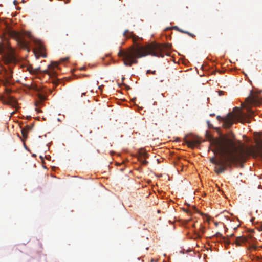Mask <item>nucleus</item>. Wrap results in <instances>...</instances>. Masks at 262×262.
Returning a JSON list of instances; mask_svg holds the SVG:
<instances>
[{"label": "nucleus", "mask_w": 262, "mask_h": 262, "mask_svg": "<svg viewBox=\"0 0 262 262\" xmlns=\"http://www.w3.org/2000/svg\"><path fill=\"white\" fill-rule=\"evenodd\" d=\"M256 146H245L239 140L227 137L213 139L211 141L212 151L217 157H212L210 162L219 166L216 172H224L226 167L246 162L248 156L262 157V140L256 141Z\"/></svg>", "instance_id": "1"}, {"label": "nucleus", "mask_w": 262, "mask_h": 262, "mask_svg": "<svg viewBox=\"0 0 262 262\" xmlns=\"http://www.w3.org/2000/svg\"><path fill=\"white\" fill-rule=\"evenodd\" d=\"M123 36L127 38H132L134 43V45L127 49H120L118 53V56L122 59L125 66L131 67L133 64H137L138 62V58L145 57L148 55L161 57H163L165 55H169L168 50L172 47L170 43L159 44L153 42L146 46H141L137 43L140 38L128 30L124 32Z\"/></svg>", "instance_id": "2"}, {"label": "nucleus", "mask_w": 262, "mask_h": 262, "mask_svg": "<svg viewBox=\"0 0 262 262\" xmlns=\"http://www.w3.org/2000/svg\"><path fill=\"white\" fill-rule=\"evenodd\" d=\"M248 114L244 113L239 110L238 114L235 115L232 113H229L225 118H222L218 116L217 119L218 120H222L223 122V126L225 128H230L236 118H238L242 123H250V118L254 114V112L249 106L246 107Z\"/></svg>", "instance_id": "3"}, {"label": "nucleus", "mask_w": 262, "mask_h": 262, "mask_svg": "<svg viewBox=\"0 0 262 262\" xmlns=\"http://www.w3.org/2000/svg\"><path fill=\"white\" fill-rule=\"evenodd\" d=\"M246 101L248 104L254 106H258L262 104V99H260L258 96L252 93L246 98Z\"/></svg>", "instance_id": "4"}, {"label": "nucleus", "mask_w": 262, "mask_h": 262, "mask_svg": "<svg viewBox=\"0 0 262 262\" xmlns=\"http://www.w3.org/2000/svg\"><path fill=\"white\" fill-rule=\"evenodd\" d=\"M185 143L187 146L191 148H193L196 145V138L191 135L186 136L184 138Z\"/></svg>", "instance_id": "5"}, {"label": "nucleus", "mask_w": 262, "mask_h": 262, "mask_svg": "<svg viewBox=\"0 0 262 262\" xmlns=\"http://www.w3.org/2000/svg\"><path fill=\"white\" fill-rule=\"evenodd\" d=\"M30 89H34L38 92L37 96L39 101L37 103H41L43 102L46 99L47 92L43 90H39L36 86H32Z\"/></svg>", "instance_id": "6"}, {"label": "nucleus", "mask_w": 262, "mask_h": 262, "mask_svg": "<svg viewBox=\"0 0 262 262\" xmlns=\"http://www.w3.org/2000/svg\"><path fill=\"white\" fill-rule=\"evenodd\" d=\"M250 240H252V236L248 235V236H239L236 239L235 243L237 245H240L241 243H250Z\"/></svg>", "instance_id": "7"}, {"label": "nucleus", "mask_w": 262, "mask_h": 262, "mask_svg": "<svg viewBox=\"0 0 262 262\" xmlns=\"http://www.w3.org/2000/svg\"><path fill=\"white\" fill-rule=\"evenodd\" d=\"M18 43L21 47L29 50V42L25 39L19 37Z\"/></svg>", "instance_id": "8"}, {"label": "nucleus", "mask_w": 262, "mask_h": 262, "mask_svg": "<svg viewBox=\"0 0 262 262\" xmlns=\"http://www.w3.org/2000/svg\"><path fill=\"white\" fill-rule=\"evenodd\" d=\"M5 104H9L13 107H16L17 104L16 100L12 97L10 96L7 100L5 101Z\"/></svg>", "instance_id": "9"}, {"label": "nucleus", "mask_w": 262, "mask_h": 262, "mask_svg": "<svg viewBox=\"0 0 262 262\" xmlns=\"http://www.w3.org/2000/svg\"><path fill=\"white\" fill-rule=\"evenodd\" d=\"M7 33L8 35L13 37H18L19 35L17 32L12 30L10 27H9L7 29Z\"/></svg>", "instance_id": "10"}, {"label": "nucleus", "mask_w": 262, "mask_h": 262, "mask_svg": "<svg viewBox=\"0 0 262 262\" xmlns=\"http://www.w3.org/2000/svg\"><path fill=\"white\" fill-rule=\"evenodd\" d=\"M6 58V62L7 63L14 62L15 60V57L12 54H7Z\"/></svg>", "instance_id": "11"}, {"label": "nucleus", "mask_w": 262, "mask_h": 262, "mask_svg": "<svg viewBox=\"0 0 262 262\" xmlns=\"http://www.w3.org/2000/svg\"><path fill=\"white\" fill-rule=\"evenodd\" d=\"M5 78L7 82H9V80L12 78V73L11 71H5Z\"/></svg>", "instance_id": "12"}, {"label": "nucleus", "mask_w": 262, "mask_h": 262, "mask_svg": "<svg viewBox=\"0 0 262 262\" xmlns=\"http://www.w3.org/2000/svg\"><path fill=\"white\" fill-rule=\"evenodd\" d=\"M198 214H199L202 217V220L204 221H209V217H208L207 215L206 214L203 213V212L200 211L199 209H198Z\"/></svg>", "instance_id": "13"}, {"label": "nucleus", "mask_w": 262, "mask_h": 262, "mask_svg": "<svg viewBox=\"0 0 262 262\" xmlns=\"http://www.w3.org/2000/svg\"><path fill=\"white\" fill-rule=\"evenodd\" d=\"M147 157V154L146 153L144 154V155L143 156H141L139 157V160L140 161V162L142 163V164L146 165L148 163V161H146L145 159H143V158H146Z\"/></svg>", "instance_id": "14"}, {"label": "nucleus", "mask_w": 262, "mask_h": 262, "mask_svg": "<svg viewBox=\"0 0 262 262\" xmlns=\"http://www.w3.org/2000/svg\"><path fill=\"white\" fill-rule=\"evenodd\" d=\"M172 28L174 30H176L180 32L184 33H188V31H184L183 30L179 28L178 26H173Z\"/></svg>", "instance_id": "15"}, {"label": "nucleus", "mask_w": 262, "mask_h": 262, "mask_svg": "<svg viewBox=\"0 0 262 262\" xmlns=\"http://www.w3.org/2000/svg\"><path fill=\"white\" fill-rule=\"evenodd\" d=\"M58 64L57 62H52L50 65L48 66L49 69H52L54 68L55 67H57L58 66Z\"/></svg>", "instance_id": "16"}, {"label": "nucleus", "mask_w": 262, "mask_h": 262, "mask_svg": "<svg viewBox=\"0 0 262 262\" xmlns=\"http://www.w3.org/2000/svg\"><path fill=\"white\" fill-rule=\"evenodd\" d=\"M21 134L22 136L24 138H27V130L25 128L21 129Z\"/></svg>", "instance_id": "17"}, {"label": "nucleus", "mask_w": 262, "mask_h": 262, "mask_svg": "<svg viewBox=\"0 0 262 262\" xmlns=\"http://www.w3.org/2000/svg\"><path fill=\"white\" fill-rule=\"evenodd\" d=\"M85 43L83 42V41H81L79 42V48L81 49H84L85 48Z\"/></svg>", "instance_id": "18"}, {"label": "nucleus", "mask_w": 262, "mask_h": 262, "mask_svg": "<svg viewBox=\"0 0 262 262\" xmlns=\"http://www.w3.org/2000/svg\"><path fill=\"white\" fill-rule=\"evenodd\" d=\"M44 73L48 74L50 77L52 75H54V72H51V71L50 72L48 70H45Z\"/></svg>", "instance_id": "19"}, {"label": "nucleus", "mask_w": 262, "mask_h": 262, "mask_svg": "<svg viewBox=\"0 0 262 262\" xmlns=\"http://www.w3.org/2000/svg\"><path fill=\"white\" fill-rule=\"evenodd\" d=\"M215 236L217 237H221V238H223L224 237H223V235L221 233H220V232H217L215 234Z\"/></svg>", "instance_id": "20"}, {"label": "nucleus", "mask_w": 262, "mask_h": 262, "mask_svg": "<svg viewBox=\"0 0 262 262\" xmlns=\"http://www.w3.org/2000/svg\"><path fill=\"white\" fill-rule=\"evenodd\" d=\"M146 73L147 74L151 73L152 74H156V71H151L150 70H148L147 71Z\"/></svg>", "instance_id": "21"}, {"label": "nucleus", "mask_w": 262, "mask_h": 262, "mask_svg": "<svg viewBox=\"0 0 262 262\" xmlns=\"http://www.w3.org/2000/svg\"><path fill=\"white\" fill-rule=\"evenodd\" d=\"M4 52V47L3 45L0 46V53H3Z\"/></svg>", "instance_id": "22"}, {"label": "nucleus", "mask_w": 262, "mask_h": 262, "mask_svg": "<svg viewBox=\"0 0 262 262\" xmlns=\"http://www.w3.org/2000/svg\"><path fill=\"white\" fill-rule=\"evenodd\" d=\"M52 83L54 84L57 85L58 84V80L56 79H53L52 80Z\"/></svg>", "instance_id": "23"}, {"label": "nucleus", "mask_w": 262, "mask_h": 262, "mask_svg": "<svg viewBox=\"0 0 262 262\" xmlns=\"http://www.w3.org/2000/svg\"><path fill=\"white\" fill-rule=\"evenodd\" d=\"M28 70H29V72L30 73H36V71L35 70H33L32 69L31 70L30 68H29Z\"/></svg>", "instance_id": "24"}, {"label": "nucleus", "mask_w": 262, "mask_h": 262, "mask_svg": "<svg viewBox=\"0 0 262 262\" xmlns=\"http://www.w3.org/2000/svg\"><path fill=\"white\" fill-rule=\"evenodd\" d=\"M218 93H219V95L220 96H222V95H223L224 94V92H223V91H219L218 92Z\"/></svg>", "instance_id": "25"}, {"label": "nucleus", "mask_w": 262, "mask_h": 262, "mask_svg": "<svg viewBox=\"0 0 262 262\" xmlns=\"http://www.w3.org/2000/svg\"><path fill=\"white\" fill-rule=\"evenodd\" d=\"M86 92H81L80 96H79V97H82L83 96L85 95Z\"/></svg>", "instance_id": "26"}, {"label": "nucleus", "mask_w": 262, "mask_h": 262, "mask_svg": "<svg viewBox=\"0 0 262 262\" xmlns=\"http://www.w3.org/2000/svg\"><path fill=\"white\" fill-rule=\"evenodd\" d=\"M187 34H188L190 36H191V37H194V34H192V33H190L189 32H188V33H187Z\"/></svg>", "instance_id": "27"}, {"label": "nucleus", "mask_w": 262, "mask_h": 262, "mask_svg": "<svg viewBox=\"0 0 262 262\" xmlns=\"http://www.w3.org/2000/svg\"><path fill=\"white\" fill-rule=\"evenodd\" d=\"M257 229H258V230H259V231H262V225H260V227H257Z\"/></svg>", "instance_id": "28"}, {"label": "nucleus", "mask_w": 262, "mask_h": 262, "mask_svg": "<svg viewBox=\"0 0 262 262\" xmlns=\"http://www.w3.org/2000/svg\"><path fill=\"white\" fill-rule=\"evenodd\" d=\"M39 46H40L39 47L40 49L41 50H43V46L42 45H41V44H39Z\"/></svg>", "instance_id": "29"}, {"label": "nucleus", "mask_w": 262, "mask_h": 262, "mask_svg": "<svg viewBox=\"0 0 262 262\" xmlns=\"http://www.w3.org/2000/svg\"><path fill=\"white\" fill-rule=\"evenodd\" d=\"M32 127L29 126H27V130L31 129Z\"/></svg>", "instance_id": "30"}, {"label": "nucleus", "mask_w": 262, "mask_h": 262, "mask_svg": "<svg viewBox=\"0 0 262 262\" xmlns=\"http://www.w3.org/2000/svg\"><path fill=\"white\" fill-rule=\"evenodd\" d=\"M204 227H202V228H201L200 229V231L202 233H204Z\"/></svg>", "instance_id": "31"}, {"label": "nucleus", "mask_w": 262, "mask_h": 262, "mask_svg": "<svg viewBox=\"0 0 262 262\" xmlns=\"http://www.w3.org/2000/svg\"><path fill=\"white\" fill-rule=\"evenodd\" d=\"M190 238H193V239H196V236H195V235H194V236H192V237L191 236V237H190Z\"/></svg>", "instance_id": "32"}, {"label": "nucleus", "mask_w": 262, "mask_h": 262, "mask_svg": "<svg viewBox=\"0 0 262 262\" xmlns=\"http://www.w3.org/2000/svg\"><path fill=\"white\" fill-rule=\"evenodd\" d=\"M13 3H14V4L15 5H17V4L18 3V2H17V1L16 0H14V1H13Z\"/></svg>", "instance_id": "33"}, {"label": "nucleus", "mask_w": 262, "mask_h": 262, "mask_svg": "<svg viewBox=\"0 0 262 262\" xmlns=\"http://www.w3.org/2000/svg\"><path fill=\"white\" fill-rule=\"evenodd\" d=\"M68 59H69V58H68V57H67V58H65L63 59V61H67V60H68Z\"/></svg>", "instance_id": "34"}, {"label": "nucleus", "mask_w": 262, "mask_h": 262, "mask_svg": "<svg viewBox=\"0 0 262 262\" xmlns=\"http://www.w3.org/2000/svg\"><path fill=\"white\" fill-rule=\"evenodd\" d=\"M197 237H198V238H199L200 237V236L199 235V233L198 232V235H197Z\"/></svg>", "instance_id": "35"}, {"label": "nucleus", "mask_w": 262, "mask_h": 262, "mask_svg": "<svg viewBox=\"0 0 262 262\" xmlns=\"http://www.w3.org/2000/svg\"><path fill=\"white\" fill-rule=\"evenodd\" d=\"M192 226H193V228L195 227V224L194 223L193 224Z\"/></svg>", "instance_id": "36"}, {"label": "nucleus", "mask_w": 262, "mask_h": 262, "mask_svg": "<svg viewBox=\"0 0 262 262\" xmlns=\"http://www.w3.org/2000/svg\"><path fill=\"white\" fill-rule=\"evenodd\" d=\"M49 92L51 93L52 92L50 90H49Z\"/></svg>", "instance_id": "37"}, {"label": "nucleus", "mask_w": 262, "mask_h": 262, "mask_svg": "<svg viewBox=\"0 0 262 262\" xmlns=\"http://www.w3.org/2000/svg\"><path fill=\"white\" fill-rule=\"evenodd\" d=\"M215 224L216 226L217 225V223H216Z\"/></svg>", "instance_id": "38"}]
</instances>
